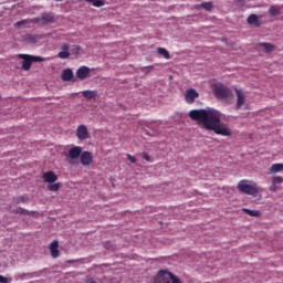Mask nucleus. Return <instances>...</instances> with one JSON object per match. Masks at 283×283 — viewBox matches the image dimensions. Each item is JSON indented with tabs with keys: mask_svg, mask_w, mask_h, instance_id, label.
<instances>
[{
	"mask_svg": "<svg viewBox=\"0 0 283 283\" xmlns=\"http://www.w3.org/2000/svg\"><path fill=\"white\" fill-rule=\"evenodd\" d=\"M240 6L244 4V0H239Z\"/></svg>",
	"mask_w": 283,
	"mask_h": 283,
	"instance_id": "obj_36",
	"label": "nucleus"
},
{
	"mask_svg": "<svg viewBox=\"0 0 283 283\" xmlns=\"http://www.w3.org/2000/svg\"><path fill=\"white\" fill-rule=\"evenodd\" d=\"M155 283H182V281L169 270H159Z\"/></svg>",
	"mask_w": 283,
	"mask_h": 283,
	"instance_id": "obj_4",
	"label": "nucleus"
},
{
	"mask_svg": "<svg viewBox=\"0 0 283 283\" xmlns=\"http://www.w3.org/2000/svg\"><path fill=\"white\" fill-rule=\"evenodd\" d=\"M212 92L216 98H219L221 101L224 98H231V96H233V92L231 91V88L221 83L213 84Z\"/></svg>",
	"mask_w": 283,
	"mask_h": 283,
	"instance_id": "obj_3",
	"label": "nucleus"
},
{
	"mask_svg": "<svg viewBox=\"0 0 283 283\" xmlns=\"http://www.w3.org/2000/svg\"><path fill=\"white\" fill-rule=\"evenodd\" d=\"M260 46L263 48L265 52H273L275 50V45L266 42L261 43Z\"/></svg>",
	"mask_w": 283,
	"mask_h": 283,
	"instance_id": "obj_24",
	"label": "nucleus"
},
{
	"mask_svg": "<svg viewBox=\"0 0 283 283\" xmlns=\"http://www.w3.org/2000/svg\"><path fill=\"white\" fill-rule=\"evenodd\" d=\"M200 94L195 88H188L185 93V101L188 103V105H192V103H196V98H198Z\"/></svg>",
	"mask_w": 283,
	"mask_h": 283,
	"instance_id": "obj_6",
	"label": "nucleus"
},
{
	"mask_svg": "<svg viewBox=\"0 0 283 283\" xmlns=\"http://www.w3.org/2000/svg\"><path fill=\"white\" fill-rule=\"evenodd\" d=\"M201 8H203L205 10H207L208 12H211L213 10V4L211 2H203L201 4Z\"/></svg>",
	"mask_w": 283,
	"mask_h": 283,
	"instance_id": "obj_28",
	"label": "nucleus"
},
{
	"mask_svg": "<svg viewBox=\"0 0 283 283\" xmlns=\"http://www.w3.org/2000/svg\"><path fill=\"white\" fill-rule=\"evenodd\" d=\"M82 94L85 98L88 99L96 98V96H98V92L96 91H83Z\"/></svg>",
	"mask_w": 283,
	"mask_h": 283,
	"instance_id": "obj_21",
	"label": "nucleus"
},
{
	"mask_svg": "<svg viewBox=\"0 0 283 283\" xmlns=\"http://www.w3.org/2000/svg\"><path fill=\"white\" fill-rule=\"evenodd\" d=\"M237 189L241 193H245L247 196H258V193H260V190L258 189V184L253 180H240L238 182Z\"/></svg>",
	"mask_w": 283,
	"mask_h": 283,
	"instance_id": "obj_2",
	"label": "nucleus"
},
{
	"mask_svg": "<svg viewBox=\"0 0 283 283\" xmlns=\"http://www.w3.org/2000/svg\"><path fill=\"white\" fill-rule=\"evenodd\" d=\"M81 165L84 167H87L88 165H92L94 161V156H92V153L90 151H83L82 155H80Z\"/></svg>",
	"mask_w": 283,
	"mask_h": 283,
	"instance_id": "obj_11",
	"label": "nucleus"
},
{
	"mask_svg": "<svg viewBox=\"0 0 283 283\" xmlns=\"http://www.w3.org/2000/svg\"><path fill=\"white\" fill-rule=\"evenodd\" d=\"M71 52L72 54H81V46L80 45H74L72 49H71Z\"/></svg>",
	"mask_w": 283,
	"mask_h": 283,
	"instance_id": "obj_29",
	"label": "nucleus"
},
{
	"mask_svg": "<svg viewBox=\"0 0 283 283\" xmlns=\"http://www.w3.org/2000/svg\"><path fill=\"white\" fill-rule=\"evenodd\" d=\"M248 23L249 25H254V28H260L261 25L256 14H250L248 17Z\"/></svg>",
	"mask_w": 283,
	"mask_h": 283,
	"instance_id": "obj_18",
	"label": "nucleus"
},
{
	"mask_svg": "<svg viewBox=\"0 0 283 283\" xmlns=\"http://www.w3.org/2000/svg\"><path fill=\"white\" fill-rule=\"evenodd\" d=\"M128 160H130V163H136V157L132 156V155H127Z\"/></svg>",
	"mask_w": 283,
	"mask_h": 283,
	"instance_id": "obj_34",
	"label": "nucleus"
},
{
	"mask_svg": "<svg viewBox=\"0 0 283 283\" xmlns=\"http://www.w3.org/2000/svg\"><path fill=\"white\" fill-rule=\"evenodd\" d=\"M242 211H243V213L251 216V218H260L262 216V213L258 210H251V209L243 208Z\"/></svg>",
	"mask_w": 283,
	"mask_h": 283,
	"instance_id": "obj_20",
	"label": "nucleus"
},
{
	"mask_svg": "<svg viewBox=\"0 0 283 283\" xmlns=\"http://www.w3.org/2000/svg\"><path fill=\"white\" fill-rule=\"evenodd\" d=\"M76 136L78 140H87V138H90V132L87 130V126L83 124L77 126Z\"/></svg>",
	"mask_w": 283,
	"mask_h": 283,
	"instance_id": "obj_9",
	"label": "nucleus"
},
{
	"mask_svg": "<svg viewBox=\"0 0 283 283\" xmlns=\"http://www.w3.org/2000/svg\"><path fill=\"white\" fill-rule=\"evenodd\" d=\"M157 53L163 56L164 59H171V56L169 55V51H167V49L165 48H157Z\"/></svg>",
	"mask_w": 283,
	"mask_h": 283,
	"instance_id": "obj_22",
	"label": "nucleus"
},
{
	"mask_svg": "<svg viewBox=\"0 0 283 283\" xmlns=\"http://www.w3.org/2000/svg\"><path fill=\"white\" fill-rule=\"evenodd\" d=\"M43 182H48L49 185H52L59 180V176L54 174V171L50 170L42 175Z\"/></svg>",
	"mask_w": 283,
	"mask_h": 283,
	"instance_id": "obj_12",
	"label": "nucleus"
},
{
	"mask_svg": "<svg viewBox=\"0 0 283 283\" xmlns=\"http://www.w3.org/2000/svg\"><path fill=\"white\" fill-rule=\"evenodd\" d=\"M86 3H91V6H94L95 8H103L105 3L102 0H84Z\"/></svg>",
	"mask_w": 283,
	"mask_h": 283,
	"instance_id": "obj_25",
	"label": "nucleus"
},
{
	"mask_svg": "<svg viewBox=\"0 0 283 283\" xmlns=\"http://www.w3.org/2000/svg\"><path fill=\"white\" fill-rule=\"evenodd\" d=\"M62 81H72V78H74V72L72 71V69H66L62 72L61 75Z\"/></svg>",
	"mask_w": 283,
	"mask_h": 283,
	"instance_id": "obj_17",
	"label": "nucleus"
},
{
	"mask_svg": "<svg viewBox=\"0 0 283 283\" xmlns=\"http://www.w3.org/2000/svg\"><path fill=\"white\" fill-rule=\"evenodd\" d=\"M269 12L272 17H277L280 14V7L279 6H272V7H270Z\"/></svg>",
	"mask_w": 283,
	"mask_h": 283,
	"instance_id": "obj_26",
	"label": "nucleus"
},
{
	"mask_svg": "<svg viewBox=\"0 0 283 283\" xmlns=\"http://www.w3.org/2000/svg\"><path fill=\"white\" fill-rule=\"evenodd\" d=\"M25 23H28L25 20H21L15 23V28H21V25H25Z\"/></svg>",
	"mask_w": 283,
	"mask_h": 283,
	"instance_id": "obj_31",
	"label": "nucleus"
},
{
	"mask_svg": "<svg viewBox=\"0 0 283 283\" xmlns=\"http://www.w3.org/2000/svg\"><path fill=\"white\" fill-rule=\"evenodd\" d=\"M19 59H22V70L28 72L30 67H32V63H43L45 61V57L42 56H34L29 54H19Z\"/></svg>",
	"mask_w": 283,
	"mask_h": 283,
	"instance_id": "obj_5",
	"label": "nucleus"
},
{
	"mask_svg": "<svg viewBox=\"0 0 283 283\" xmlns=\"http://www.w3.org/2000/svg\"><path fill=\"white\" fill-rule=\"evenodd\" d=\"M272 182L274 185H282L283 184V179H282V177H274Z\"/></svg>",
	"mask_w": 283,
	"mask_h": 283,
	"instance_id": "obj_30",
	"label": "nucleus"
},
{
	"mask_svg": "<svg viewBox=\"0 0 283 283\" xmlns=\"http://www.w3.org/2000/svg\"><path fill=\"white\" fill-rule=\"evenodd\" d=\"M90 76V67L87 66H81L76 71V77L80 78V81H85Z\"/></svg>",
	"mask_w": 283,
	"mask_h": 283,
	"instance_id": "obj_13",
	"label": "nucleus"
},
{
	"mask_svg": "<svg viewBox=\"0 0 283 283\" xmlns=\"http://www.w3.org/2000/svg\"><path fill=\"white\" fill-rule=\"evenodd\" d=\"M10 280L3 275H0V283H9Z\"/></svg>",
	"mask_w": 283,
	"mask_h": 283,
	"instance_id": "obj_32",
	"label": "nucleus"
},
{
	"mask_svg": "<svg viewBox=\"0 0 283 283\" xmlns=\"http://www.w3.org/2000/svg\"><path fill=\"white\" fill-rule=\"evenodd\" d=\"M59 59H70V44H63L57 53Z\"/></svg>",
	"mask_w": 283,
	"mask_h": 283,
	"instance_id": "obj_16",
	"label": "nucleus"
},
{
	"mask_svg": "<svg viewBox=\"0 0 283 283\" xmlns=\"http://www.w3.org/2000/svg\"><path fill=\"white\" fill-rule=\"evenodd\" d=\"M49 249L53 259H56L61 255V252L59 251V241H53Z\"/></svg>",
	"mask_w": 283,
	"mask_h": 283,
	"instance_id": "obj_14",
	"label": "nucleus"
},
{
	"mask_svg": "<svg viewBox=\"0 0 283 283\" xmlns=\"http://www.w3.org/2000/svg\"><path fill=\"white\" fill-rule=\"evenodd\" d=\"M82 154H83V148L81 146H74L69 150L66 158H70L71 160H78Z\"/></svg>",
	"mask_w": 283,
	"mask_h": 283,
	"instance_id": "obj_7",
	"label": "nucleus"
},
{
	"mask_svg": "<svg viewBox=\"0 0 283 283\" xmlns=\"http://www.w3.org/2000/svg\"><path fill=\"white\" fill-rule=\"evenodd\" d=\"M13 213H20V216H33V218H39V212L36 211H28L23 208H15Z\"/></svg>",
	"mask_w": 283,
	"mask_h": 283,
	"instance_id": "obj_15",
	"label": "nucleus"
},
{
	"mask_svg": "<svg viewBox=\"0 0 283 283\" xmlns=\"http://www.w3.org/2000/svg\"><path fill=\"white\" fill-rule=\"evenodd\" d=\"M282 169H283V164H274L271 166L269 174H277L282 171Z\"/></svg>",
	"mask_w": 283,
	"mask_h": 283,
	"instance_id": "obj_23",
	"label": "nucleus"
},
{
	"mask_svg": "<svg viewBox=\"0 0 283 283\" xmlns=\"http://www.w3.org/2000/svg\"><path fill=\"white\" fill-rule=\"evenodd\" d=\"M143 158H144V160H146L147 163H149V160H151L150 157H149V155L146 154V153L144 154Z\"/></svg>",
	"mask_w": 283,
	"mask_h": 283,
	"instance_id": "obj_35",
	"label": "nucleus"
},
{
	"mask_svg": "<svg viewBox=\"0 0 283 283\" xmlns=\"http://www.w3.org/2000/svg\"><path fill=\"white\" fill-rule=\"evenodd\" d=\"M49 191H59L61 189V182L51 184L48 186Z\"/></svg>",
	"mask_w": 283,
	"mask_h": 283,
	"instance_id": "obj_27",
	"label": "nucleus"
},
{
	"mask_svg": "<svg viewBox=\"0 0 283 283\" xmlns=\"http://www.w3.org/2000/svg\"><path fill=\"white\" fill-rule=\"evenodd\" d=\"M270 191H277V184L272 182Z\"/></svg>",
	"mask_w": 283,
	"mask_h": 283,
	"instance_id": "obj_33",
	"label": "nucleus"
},
{
	"mask_svg": "<svg viewBox=\"0 0 283 283\" xmlns=\"http://www.w3.org/2000/svg\"><path fill=\"white\" fill-rule=\"evenodd\" d=\"M41 39V35H34V34H25L24 35V41L25 43H31L34 44Z\"/></svg>",
	"mask_w": 283,
	"mask_h": 283,
	"instance_id": "obj_19",
	"label": "nucleus"
},
{
	"mask_svg": "<svg viewBox=\"0 0 283 283\" xmlns=\"http://www.w3.org/2000/svg\"><path fill=\"white\" fill-rule=\"evenodd\" d=\"M54 14L52 13H43L41 17L34 19V23H43V25L54 23Z\"/></svg>",
	"mask_w": 283,
	"mask_h": 283,
	"instance_id": "obj_8",
	"label": "nucleus"
},
{
	"mask_svg": "<svg viewBox=\"0 0 283 283\" xmlns=\"http://www.w3.org/2000/svg\"><path fill=\"white\" fill-rule=\"evenodd\" d=\"M235 95H237V104L234 109H240L244 103H247V96H244V92L239 88H234Z\"/></svg>",
	"mask_w": 283,
	"mask_h": 283,
	"instance_id": "obj_10",
	"label": "nucleus"
},
{
	"mask_svg": "<svg viewBox=\"0 0 283 283\" xmlns=\"http://www.w3.org/2000/svg\"><path fill=\"white\" fill-rule=\"evenodd\" d=\"M188 116L195 120L199 127L207 129V132H213L218 136H231V128H229V125L222 123V114L217 109H192L188 113Z\"/></svg>",
	"mask_w": 283,
	"mask_h": 283,
	"instance_id": "obj_1",
	"label": "nucleus"
},
{
	"mask_svg": "<svg viewBox=\"0 0 283 283\" xmlns=\"http://www.w3.org/2000/svg\"><path fill=\"white\" fill-rule=\"evenodd\" d=\"M21 202H25V199L22 197Z\"/></svg>",
	"mask_w": 283,
	"mask_h": 283,
	"instance_id": "obj_37",
	"label": "nucleus"
},
{
	"mask_svg": "<svg viewBox=\"0 0 283 283\" xmlns=\"http://www.w3.org/2000/svg\"><path fill=\"white\" fill-rule=\"evenodd\" d=\"M70 165H74V161H70Z\"/></svg>",
	"mask_w": 283,
	"mask_h": 283,
	"instance_id": "obj_38",
	"label": "nucleus"
}]
</instances>
